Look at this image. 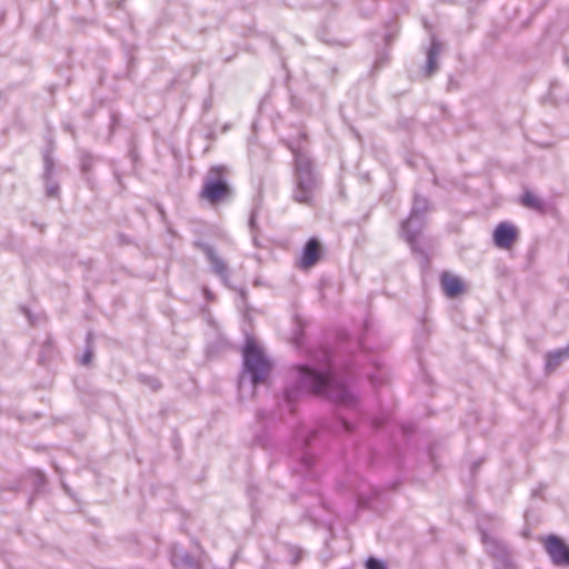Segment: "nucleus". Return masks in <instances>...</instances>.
Listing matches in <instances>:
<instances>
[{"mask_svg": "<svg viewBox=\"0 0 569 569\" xmlns=\"http://www.w3.org/2000/svg\"><path fill=\"white\" fill-rule=\"evenodd\" d=\"M242 369L238 379L240 398H253L257 387L266 385L273 371L274 363L253 338H247L242 350Z\"/></svg>", "mask_w": 569, "mask_h": 569, "instance_id": "f257e3e1", "label": "nucleus"}, {"mask_svg": "<svg viewBox=\"0 0 569 569\" xmlns=\"http://www.w3.org/2000/svg\"><path fill=\"white\" fill-rule=\"evenodd\" d=\"M299 380L303 388L336 403L349 407L356 403V396L345 381L338 379L330 365L323 369L308 366L298 367Z\"/></svg>", "mask_w": 569, "mask_h": 569, "instance_id": "f03ea898", "label": "nucleus"}, {"mask_svg": "<svg viewBox=\"0 0 569 569\" xmlns=\"http://www.w3.org/2000/svg\"><path fill=\"white\" fill-rule=\"evenodd\" d=\"M295 158L292 199L302 204H311L320 187V178L307 150L300 143L290 146Z\"/></svg>", "mask_w": 569, "mask_h": 569, "instance_id": "7ed1b4c3", "label": "nucleus"}, {"mask_svg": "<svg viewBox=\"0 0 569 569\" xmlns=\"http://www.w3.org/2000/svg\"><path fill=\"white\" fill-rule=\"evenodd\" d=\"M233 197V190L228 182V170L226 166H212L203 178L200 198L210 204H218L230 200Z\"/></svg>", "mask_w": 569, "mask_h": 569, "instance_id": "20e7f679", "label": "nucleus"}, {"mask_svg": "<svg viewBox=\"0 0 569 569\" xmlns=\"http://www.w3.org/2000/svg\"><path fill=\"white\" fill-rule=\"evenodd\" d=\"M194 246L206 256L208 262L211 266V271L220 278L226 287H230L229 267L224 259L221 258L216 249L209 243L199 241L196 242Z\"/></svg>", "mask_w": 569, "mask_h": 569, "instance_id": "39448f33", "label": "nucleus"}, {"mask_svg": "<svg viewBox=\"0 0 569 569\" xmlns=\"http://www.w3.org/2000/svg\"><path fill=\"white\" fill-rule=\"evenodd\" d=\"M481 537L486 550L497 561V569H512L510 556L505 543L486 532H482Z\"/></svg>", "mask_w": 569, "mask_h": 569, "instance_id": "423d86ee", "label": "nucleus"}, {"mask_svg": "<svg viewBox=\"0 0 569 569\" xmlns=\"http://www.w3.org/2000/svg\"><path fill=\"white\" fill-rule=\"evenodd\" d=\"M425 226V218L409 216L401 224V233L413 251L418 250L417 239Z\"/></svg>", "mask_w": 569, "mask_h": 569, "instance_id": "0eeeda50", "label": "nucleus"}, {"mask_svg": "<svg viewBox=\"0 0 569 569\" xmlns=\"http://www.w3.org/2000/svg\"><path fill=\"white\" fill-rule=\"evenodd\" d=\"M546 549L556 565H569V548L558 537H548Z\"/></svg>", "mask_w": 569, "mask_h": 569, "instance_id": "6e6552de", "label": "nucleus"}, {"mask_svg": "<svg viewBox=\"0 0 569 569\" xmlns=\"http://www.w3.org/2000/svg\"><path fill=\"white\" fill-rule=\"evenodd\" d=\"M321 248L316 239H310L301 253L300 259L296 262L297 268L308 270L312 268L320 259Z\"/></svg>", "mask_w": 569, "mask_h": 569, "instance_id": "1a4fd4ad", "label": "nucleus"}, {"mask_svg": "<svg viewBox=\"0 0 569 569\" xmlns=\"http://www.w3.org/2000/svg\"><path fill=\"white\" fill-rule=\"evenodd\" d=\"M517 238V229L507 222H500L493 232V241L498 248L508 249Z\"/></svg>", "mask_w": 569, "mask_h": 569, "instance_id": "9d476101", "label": "nucleus"}, {"mask_svg": "<svg viewBox=\"0 0 569 569\" xmlns=\"http://www.w3.org/2000/svg\"><path fill=\"white\" fill-rule=\"evenodd\" d=\"M44 161V173L43 178L46 180V193L50 198H54L59 194V186L56 181L51 180V176L53 173V159L50 154V151H47L43 156Z\"/></svg>", "mask_w": 569, "mask_h": 569, "instance_id": "9b49d317", "label": "nucleus"}, {"mask_svg": "<svg viewBox=\"0 0 569 569\" xmlns=\"http://www.w3.org/2000/svg\"><path fill=\"white\" fill-rule=\"evenodd\" d=\"M171 562L181 569H200L199 562L188 552L174 548L171 552Z\"/></svg>", "mask_w": 569, "mask_h": 569, "instance_id": "f8f14e48", "label": "nucleus"}, {"mask_svg": "<svg viewBox=\"0 0 569 569\" xmlns=\"http://www.w3.org/2000/svg\"><path fill=\"white\" fill-rule=\"evenodd\" d=\"M441 286L447 297L455 298L460 295L463 290L462 281L448 272H443L441 276Z\"/></svg>", "mask_w": 569, "mask_h": 569, "instance_id": "ddd939ff", "label": "nucleus"}, {"mask_svg": "<svg viewBox=\"0 0 569 569\" xmlns=\"http://www.w3.org/2000/svg\"><path fill=\"white\" fill-rule=\"evenodd\" d=\"M441 43L432 37L431 44L427 53V66H426V73L427 76H431L438 68V57L441 52Z\"/></svg>", "mask_w": 569, "mask_h": 569, "instance_id": "4468645a", "label": "nucleus"}, {"mask_svg": "<svg viewBox=\"0 0 569 569\" xmlns=\"http://www.w3.org/2000/svg\"><path fill=\"white\" fill-rule=\"evenodd\" d=\"M567 358H569V345L547 355L546 369L553 371Z\"/></svg>", "mask_w": 569, "mask_h": 569, "instance_id": "2eb2a0df", "label": "nucleus"}, {"mask_svg": "<svg viewBox=\"0 0 569 569\" xmlns=\"http://www.w3.org/2000/svg\"><path fill=\"white\" fill-rule=\"evenodd\" d=\"M428 209H429L428 200L426 198L416 196L415 200H413L412 208H411L410 216L425 218V214L427 213Z\"/></svg>", "mask_w": 569, "mask_h": 569, "instance_id": "dca6fc26", "label": "nucleus"}, {"mask_svg": "<svg viewBox=\"0 0 569 569\" xmlns=\"http://www.w3.org/2000/svg\"><path fill=\"white\" fill-rule=\"evenodd\" d=\"M521 203L530 209L540 210L542 209V201L539 197L532 192L526 191L521 197Z\"/></svg>", "mask_w": 569, "mask_h": 569, "instance_id": "f3484780", "label": "nucleus"}, {"mask_svg": "<svg viewBox=\"0 0 569 569\" xmlns=\"http://www.w3.org/2000/svg\"><path fill=\"white\" fill-rule=\"evenodd\" d=\"M138 381L150 388L152 391H158L161 388V382L156 377L139 375Z\"/></svg>", "mask_w": 569, "mask_h": 569, "instance_id": "a211bd4d", "label": "nucleus"}, {"mask_svg": "<svg viewBox=\"0 0 569 569\" xmlns=\"http://www.w3.org/2000/svg\"><path fill=\"white\" fill-rule=\"evenodd\" d=\"M303 550L297 546L287 547V558H290V562L297 565L303 557Z\"/></svg>", "mask_w": 569, "mask_h": 569, "instance_id": "6ab92c4d", "label": "nucleus"}, {"mask_svg": "<svg viewBox=\"0 0 569 569\" xmlns=\"http://www.w3.org/2000/svg\"><path fill=\"white\" fill-rule=\"evenodd\" d=\"M91 340H92V333L89 332L88 336H87V348H86V351L81 358V363L84 365V366H88L91 360H92V357H93V348H92V345H91Z\"/></svg>", "mask_w": 569, "mask_h": 569, "instance_id": "aec40b11", "label": "nucleus"}, {"mask_svg": "<svg viewBox=\"0 0 569 569\" xmlns=\"http://www.w3.org/2000/svg\"><path fill=\"white\" fill-rule=\"evenodd\" d=\"M81 169L82 171L84 172H88L89 170H91L92 166H93V162H94V159H93V156L89 152H83L81 154Z\"/></svg>", "mask_w": 569, "mask_h": 569, "instance_id": "412c9836", "label": "nucleus"}, {"mask_svg": "<svg viewBox=\"0 0 569 569\" xmlns=\"http://www.w3.org/2000/svg\"><path fill=\"white\" fill-rule=\"evenodd\" d=\"M256 217H257V212L256 210H253L250 214V219H249V227H250V230L252 233L256 232V229H257V224H256ZM252 241L254 243V246L259 247V242H258V238L256 234H252Z\"/></svg>", "mask_w": 569, "mask_h": 569, "instance_id": "4be33fe9", "label": "nucleus"}, {"mask_svg": "<svg viewBox=\"0 0 569 569\" xmlns=\"http://www.w3.org/2000/svg\"><path fill=\"white\" fill-rule=\"evenodd\" d=\"M367 569H387V567L375 558H369L366 562Z\"/></svg>", "mask_w": 569, "mask_h": 569, "instance_id": "5701e85b", "label": "nucleus"}, {"mask_svg": "<svg viewBox=\"0 0 569 569\" xmlns=\"http://www.w3.org/2000/svg\"><path fill=\"white\" fill-rule=\"evenodd\" d=\"M257 418L261 422L270 423L274 421L272 412L259 411Z\"/></svg>", "mask_w": 569, "mask_h": 569, "instance_id": "b1692460", "label": "nucleus"}, {"mask_svg": "<svg viewBox=\"0 0 569 569\" xmlns=\"http://www.w3.org/2000/svg\"><path fill=\"white\" fill-rule=\"evenodd\" d=\"M299 327L302 326L301 320L299 318L296 319Z\"/></svg>", "mask_w": 569, "mask_h": 569, "instance_id": "393cba45", "label": "nucleus"}, {"mask_svg": "<svg viewBox=\"0 0 569 569\" xmlns=\"http://www.w3.org/2000/svg\"><path fill=\"white\" fill-rule=\"evenodd\" d=\"M291 104H292V106H295V104H296L295 98H291Z\"/></svg>", "mask_w": 569, "mask_h": 569, "instance_id": "a878e982", "label": "nucleus"}, {"mask_svg": "<svg viewBox=\"0 0 569 569\" xmlns=\"http://www.w3.org/2000/svg\"><path fill=\"white\" fill-rule=\"evenodd\" d=\"M293 340L296 343H298V338L296 336L293 337Z\"/></svg>", "mask_w": 569, "mask_h": 569, "instance_id": "bb28decb", "label": "nucleus"}]
</instances>
